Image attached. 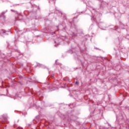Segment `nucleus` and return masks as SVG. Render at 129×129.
I'll use <instances>...</instances> for the list:
<instances>
[{
    "mask_svg": "<svg viewBox=\"0 0 129 129\" xmlns=\"http://www.w3.org/2000/svg\"><path fill=\"white\" fill-rule=\"evenodd\" d=\"M76 84H78V82H76Z\"/></svg>",
    "mask_w": 129,
    "mask_h": 129,
    "instance_id": "nucleus-1",
    "label": "nucleus"
}]
</instances>
